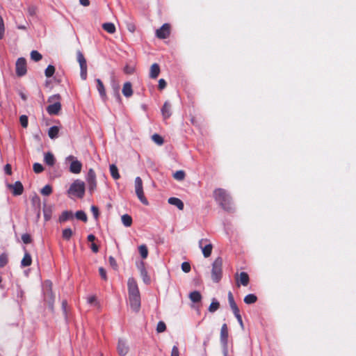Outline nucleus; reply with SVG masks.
Here are the masks:
<instances>
[{
	"label": "nucleus",
	"instance_id": "f257e3e1",
	"mask_svg": "<svg viewBox=\"0 0 356 356\" xmlns=\"http://www.w3.org/2000/svg\"><path fill=\"white\" fill-rule=\"evenodd\" d=\"M213 197L215 200L223 209L226 211H231L232 209V198L229 194L225 189H216L213 192Z\"/></svg>",
	"mask_w": 356,
	"mask_h": 356
},
{
	"label": "nucleus",
	"instance_id": "f03ea898",
	"mask_svg": "<svg viewBox=\"0 0 356 356\" xmlns=\"http://www.w3.org/2000/svg\"><path fill=\"white\" fill-rule=\"evenodd\" d=\"M69 195H74L77 197L82 198L85 194V183L80 180L76 179L70 186L67 191Z\"/></svg>",
	"mask_w": 356,
	"mask_h": 356
},
{
	"label": "nucleus",
	"instance_id": "7ed1b4c3",
	"mask_svg": "<svg viewBox=\"0 0 356 356\" xmlns=\"http://www.w3.org/2000/svg\"><path fill=\"white\" fill-rule=\"evenodd\" d=\"M222 259L218 257L215 259L212 265L211 277L214 282H218L222 277Z\"/></svg>",
	"mask_w": 356,
	"mask_h": 356
},
{
	"label": "nucleus",
	"instance_id": "20e7f679",
	"mask_svg": "<svg viewBox=\"0 0 356 356\" xmlns=\"http://www.w3.org/2000/svg\"><path fill=\"white\" fill-rule=\"evenodd\" d=\"M135 186V191L138 198L140 201L144 204L145 205H147L149 204L147 200L144 195L143 188V181L140 177H137L135 179L134 181Z\"/></svg>",
	"mask_w": 356,
	"mask_h": 356
},
{
	"label": "nucleus",
	"instance_id": "39448f33",
	"mask_svg": "<svg viewBox=\"0 0 356 356\" xmlns=\"http://www.w3.org/2000/svg\"><path fill=\"white\" fill-rule=\"evenodd\" d=\"M65 162H70V171L73 174H79L81 171L82 163L77 160V159L72 156L70 155L66 157Z\"/></svg>",
	"mask_w": 356,
	"mask_h": 356
},
{
	"label": "nucleus",
	"instance_id": "423d86ee",
	"mask_svg": "<svg viewBox=\"0 0 356 356\" xmlns=\"http://www.w3.org/2000/svg\"><path fill=\"white\" fill-rule=\"evenodd\" d=\"M51 282L49 280H46L43 284V293L44 300L47 301L49 305H52L54 301V296L51 291Z\"/></svg>",
	"mask_w": 356,
	"mask_h": 356
},
{
	"label": "nucleus",
	"instance_id": "0eeeda50",
	"mask_svg": "<svg viewBox=\"0 0 356 356\" xmlns=\"http://www.w3.org/2000/svg\"><path fill=\"white\" fill-rule=\"evenodd\" d=\"M198 243L204 257H209L212 252V244L211 243H208V240L207 238H202L199 241Z\"/></svg>",
	"mask_w": 356,
	"mask_h": 356
},
{
	"label": "nucleus",
	"instance_id": "6e6552de",
	"mask_svg": "<svg viewBox=\"0 0 356 356\" xmlns=\"http://www.w3.org/2000/svg\"><path fill=\"white\" fill-rule=\"evenodd\" d=\"M86 181L90 193H92L97 188V181L95 172L92 168H90L88 172Z\"/></svg>",
	"mask_w": 356,
	"mask_h": 356
},
{
	"label": "nucleus",
	"instance_id": "1a4fd4ad",
	"mask_svg": "<svg viewBox=\"0 0 356 356\" xmlns=\"http://www.w3.org/2000/svg\"><path fill=\"white\" fill-rule=\"evenodd\" d=\"M129 302L131 309L135 312H138L140 308V294L129 295Z\"/></svg>",
	"mask_w": 356,
	"mask_h": 356
},
{
	"label": "nucleus",
	"instance_id": "9d476101",
	"mask_svg": "<svg viewBox=\"0 0 356 356\" xmlns=\"http://www.w3.org/2000/svg\"><path fill=\"white\" fill-rule=\"evenodd\" d=\"M26 73V62L24 58H19L16 62V74L19 76H24Z\"/></svg>",
	"mask_w": 356,
	"mask_h": 356
},
{
	"label": "nucleus",
	"instance_id": "9b49d317",
	"mask_svg": "<svg viewBox=\"0 0 356 356\" xmlns=\"http://www.w3.org/2000/svg\"><path fill=\"white\" fill-rule=\"evenodd\" d=\"M170 35V25L164 24L160 29L156 31V35L160 39H165Z\"/></svg>",
	"mask_w": 356,
	"mask_h": 356
},
{
	"label": "nucleus",
	"instance_id": "f8f14e48",
	"mask_svg": "<svg viewBox=\"0 0 356 356\" xmlns=\"http://www.w3.org/2000/svg\"><path fill=\"white\" fill-rule=\"evenodd\" d=\"M127 286L129 295L140 294L137 282L134 278H129Z\"/></svg>",
	"mask_w": 356,
	"mask_h": 356
},
{
	"label": "nucleus",
	"instance_id": "ddd939ff",
	"mask_svg": "<svg viewBox=\"0 0 356 356\" xmlns=\"http://www.w3.org/2000/svg\"><path fill=\"white\" fill-rule=\"evenodd\" d=\"M118 353L120 356H124L129 351V346L127 341L124 339H120L118 343Z\"/></svg>",
	"mask_w": 356,
	"mask_h": 356
},
{
	"label": "nucleus",
	"instance_id": "4468645a",
	"mask_svg": "<svg viewBox=\"0 0 356 356\" xmlns=\"http://www.w3.org/2000/svg\"><path fill=\"white\" fill-rule=\"evenodd\" d=\"M220 343L222 346H227L228 343V328L227 324L224 323L220 330Z\"/></svg>",
	"mask_w": 356,
	"mask_h": 356
},
{
	"label": "nucleus",
	"instance_id": "2eb2a0df",
	"mask_svg": "<svg viewBox=\"0 0 356 356\" xmlns=\"http://www.w3.org/2000/svg\"><path fill=\"white\" fill-rule=\"evenodd\" d=\"M8 186L10 188L13 189V194L14 195H20L23 193V191H24L23 185L19 181H15L14 184H8Z\"/></svg>",
	"mask_w": 356,
	"mask_h": 356
},
{
	"label": "nucleus",
	"instance_id": "dca6fc26",
	"mask_svg": "<svg viewBox=\"0 0 356 356\" xmlns=\"http://www.w3.org/2000/svg\"><path fill=\"white\" fill-rule=\"evenodd\" d=\"M138 269L140 271V276L143 280V282L148 284L150 282V277L148 275L147 271L146 270L145 268V265L143 262H141L140 264L138 266Z\"/></svg>",
	"mask_w": 356,
	"mask_h": 356
},
{
	"label": "nucleus",
	"instance_id": "f3484780",
	"mask_svg": "<svg viewBox=\"0 0 356 356\" xmlns=\"http://www.w3.org/2000/svg\"><path fill=\"white\" fill-rule=\"evenodd\" d=\"M61 108L60 102H56L47 107V111L49 115H57Z\"/></svg>",
	"mask_w": 356,
	"mask_h": 356
},
{
	"label": "nucleus",
	"instance_id": "a211bd4d",
	"mask_svg": "<svg viewBox=\"0 0 356 356\" xmlns=\"http://www.w3.org/2000/svg\"><path fill=\"white\" fill-rule=\"evenodd\" d=\"M96 82H97V89L99 92L100 97H102L103 101H106L107 96H106V90H105V88H104V86L102 81L99 79H97Z\"/></svg>",
	"mask_w": 356,
	"mask_h": 356
},
{
	"label": "nucleus",
	"instance_id": "6ab92c4d",
	"mask_svg": "<svg viewBox=\"0 0 356 356\" xmlns=\"http://www.w3.org/2000/svg\"><path fill=\"white\" fill-rule=\"evenodd\" d=\"M249 276L247 273L241 272L239 275V278L237 280V285L239 286L240 284L243 286H247L249 283Z\"/></svg>",
	"mask_w": 356,
	"mask_h": 356
},
{
	"label": "nucleus",
	"instance_id": "aec40b11",
	"mask_svg": "<svg viewBox=\"0 0 356 356\" xmlns=\"http://www.w3.org/2000/svg\"><path fill=\"white\" fill-rule=\"evenodd\" d=\"M160 73V67L157 63H154L150 67L149 77L152 79H156L158 77Z\"/></svg>",
	"mask_w": 356,
	"mask_h": 356
},
{
	"label": "nucleus",
	"instance_id": "412c9836",
	"mask_svg": "<svg viewBox=\"0 0 356 356\" xmlns=\"http://www.w3.org/2000/svg\"><path fill=\"white\" fill-rule=\"evenodd\" d=\"M122 94L126 97H130L133 95V90L131 83L130 82H126L122 88Z\"/></svg>",
	"mask_w": 356,
	"mask_h": 356
},
{
	"label": "nucleus",
	"instance_id": "4be33fe9",
	"mask_svg": "<svg viewBox=\"0 0 356 356\" xmlns=\"http://www.w3.org/2000/svg\"><path fill=\"white\" fill-rule=\"evenodd\" d=\"M168 202L170 204L177 207L179 210L184 209V206L183 202L177 197H170Z\"/></svg>",
	"mask_w": 356,
	"mask_h": 356
},
{
	"label": "nucleus",
	"instance_id": "5701e85b",
	"mask_svg": "<svg viewBox=\"0 0 356 356\" xmlns=\"http://www.w3.org/2000/svg\"><path fill=\"white\" fill-rule=\"evenodd\" d=\"M227 296H228L229 304V306H230L233 313L235 314V313L238 312H239V309L237 307V305H236V302L234 301L233 295H232L231 291H229L228 293Z\"/></svg>",
	"mask_w": 356,
	"mask_h": 356
},
{
	"label": "nucleus",
	"instance_id": "b1692460",
	"mask_svg": "<svg viewBox=\"0 0 356 356\" xmlns=\"http://www.w3.org/2000/svg\"><path fill=\"white\" fill-rule=\"evenodd\" d=\"M44 161L49 166H53L55 163L56 159L51 152H47L44 154Z\"/></svg>",
	"mask_w": 356,
	"mask_h": 356
},
{
	"label": "nucleus",
	"instance_id": "393cba45",
	"mask_svg": "<svg viewBox=\"0 0 356 356\" xmlns=\"http://www.w3.org/2000/svg\"><path fill=\"white\" fill-rule=\"evenodd\" d=\"M171 105L168 102H165L161 109L162 115L165 119L170 118L171 115Z\"/></svg>",
	"mask_w": 356,
	"mask_h": 356
},
{
	"label": "nucleus",
	"instance_id": "a878e982",
	"mask_svg": "<svg viewBox=\"0 0 356 356\" xmlns=\"http://www.w3.org/2000/svg\"><path fill=\"white\" fill-rule=\"evenodd\" d=\"M59 132V128L57 126L51 127L48 131V136L51 139H55L58 138Z\"/></svg>",
	"mask_w": 356,
	"mask_h": 356
},
{
	"label": "nucleus",
	"instance_id": "bb28decb",
	"mask_svg": "<svg viewBox=\"0 0 356 356\" xmlns=\"http://www.w3.org/2000/svg\"><path fill=\"white\" fill-rule=\"evenodd\" d=\"M102 28L108 33H114L116 31L114 24L111 22H106L102 24Z\"/></svg>",
	"mask_w": 356,
	"mask_h": 356
},
{
	"label": "nucleus",
	"instance_id": "cd10ccee",
	"mask_svg": "<svg viewBox=\"0 0 356 356\" xmlns=\"http://www.w3.org/2000/svg\"><path fill=\"white\" fill-rule=\"evenodd\" d=\"M31 257L29 253L25 252L23 259L21 261V266L22 267L29 266L31 264Z\"/></svg>",
	"mask_w": 356,
	"mask_h": 356
},
{
	"label": "nucleus",
	"instance_id": "c85d7f7f",
	"mask_svg": "<svg viewBox=\"0 0 356 356\" xmlns=\"http://www.w3.org/2000/svg\"><path fill=\"white\" fill-rule=\"evenodd\" d=\"M73 218V213L72 211H63L59 217V221L60 222H65Z\"/></svg>",
	"mask_w": 356,
	"mask_h": 356
},
{
	"label": "nucleus",
	"instance_id": "c756f323",
	"mask_svg": "<svg viewBox=\"0 0 356 356\" xmlns=\"http://www.w3.org/2000/svg\"><path fill=\"white\" fill-rule=\"evenodd\" d=\"M109 170L111 175L114 179L117 180L120 177V175L118 172V169L115 164L110 165Z\"/></svg>",
	"mask_w": 356,
	"mask_h": 356
},
{
	"label": "nucleus",
	"instance_id": "7c9ffc66",
	"mask_svg": "<svg viewBox=\"0 0 356 356\" xmlns=\"http://www.w3.org/2000/svg\"><path fill=\"white\" fill-rule=\"evenodd\" d=\"M190 300L193 302H198L202 299V296L199 291H194L189 294Z\"/></svg>",
	"mask_w": 356,
	"mask_h": 356
},
{
	"label": "nucleus",
	"instance_id": "2f4dec72",
	"mask_svg": "<svg viewBox=\"0 0 356 356\" xmlns=\"http://www.w3.org/2000/svg\"><path fill=\"white\" fill-rule=\"evenodd\" d=\"M219 307H220L219 302L216 299L213 298L212 300L211 303L210 304V305L209 307L208 310L211 313H214L219 309Z\"/></svg>",
	"mask_w": 356,
	"mask_h": 356
},
{
	"label": "nucleus",
	"instance_id": "473e14b6",
	"mask_svg": "<svg viewBox=\"0 0 356 356\" xmlns=\"http://www.w3.org/2000/svg\"><path fill=\"white\" fill-rule=\"evenodd\" d=\"M121 220H122V224L127 227H130L132 224V218L128 214L122 215L121 217Z\"/></svg>",
	"mask_w": 356,
	"mask_h": 356
},
{
	"label": "nucleus",
	"instance_id": "72a5a7b5",
	"mask_svg": "<svg viewBox=\"0 0 356 356\" xmlns=\"http://www.w3.org/2000/svg\"><path fill=\"white\" fill-rule=\"evenodd\" d=\"M257 300V298L254 294H248L245 296L244 298V302L245 303L250 305L253 304Z\"/></svg>",
	"mask_w": 356,
	"mask_h": 356
},
{
	"label": "nucleus",
	"instance_id": "f704fd0d",
	"mask_svg": "<svg viewBox=\"0 0 356 356\" xmlns=\"http://www.w3.org/2000/svg\"><path fill=\"white\" fill-rule=\"evenodd\" d=\"M77 60L79 63L80 68L87 67L86 60L80 51L77 52Z\"/></svg>",
	"mask_w": 356,
	"mask_h": 356
},
{
	"label": "nucleus",
	"instance_id": "c9c22d12",
	"mask_svg": "<svg viewBox=\"0 0 356 356\" xmlns=\"http://www.w3.org/2000/svg\"><path fill=\"white\" fill-rule=\"evenodd\" d=\"M139 253L143 259H146L148 255V250L145 245H140L138 247Z\"/></svg>",
	"mask_w": 356,
	"mask_h": 356
},
{
	"label": "nucleus",
	"instance_id": "e433bc0d",
	"mask_svg": "<svg viewBox=\"0 0 356 356\" xmlns=\"http://www.w3.org/2000/svg\"><path fill=\"white\" fill-rule=\"evenodd\" d=\"M31 202H32L33 205L36 209H38V216H39L40 215V204H41V202H40V197L38 195H35L34 197H33V198L31 200Z\"/></svg>",
	"mask_w": 356,
	"mask_h": 356
},
{
	"label": "nucleus",
	"instance_id": "4c0bfd02",
	"mask_svg": "<svg viewBox=\"0 0 356 356\" xmlns=\"http://www.w3.org/2000/svg\"><path fill=\"white\" fill-rule=\"evenodd\" d=\"M55 72V67L52 65H49L44 71V74L47 77H51Z\"/></svg>",
	"mask_w": 356,
	"mask_h": 356
},
{
	"label": "nucleus",
	"instance_id": "58836bf2",
	"mask_svg": "<svg viewBox=\"0 0 356 356\" xmlns=\"http://www.w3.org/2000/svg\"><path fill=\"white\" fill-rule=\"evenodd\" d=\"M42 57V54L36 50H33L31 52V58L35 62L40 60Z\"/></svg>",
	"mask_w": 356,
	"mask_h": 356
},
{
	"label": "nucleus",
	"instance_id": "ea45409f",
	"mask_svg": "<svg viewBox=\"0 0 356 356\" xmlns=\"http://www.w3.org/2000/svg\"><path fill=\"white\" fill-rule=\"evenodd\" d=\"M152 140L158 145H163L164 142L163 138L157 134H154L152 136Z\"/></svg>",
	"mask_w": 356,
	"mask_h": 356
},
{
	"label": "nucleus",
	"instance_id": "a19ab883",
	"mask_svg": "<svg viewBox=\"0 0 356 356\" xmlns=\"http://www.w3.org/2000/svg\"><path fill=\"white\" fill-rule=\"evenodd\" d=\"M72 230L70 228H66L63 230L62 236L63 239L68 241L72 236Z\"/></svg>",
	"mask_w": 356,
	"mask_h": 356
},
{
	"label": "nucleus",
	"instance_id": "79ce46f5",
	"mask_svg": "<svg viewBox=\"0 0 356 356\" xmlns=\"http://www.w3.org/2000/svg\"><path fill=\"white\" fill-rule=\"evenodd\" d=\"M173 177L177 181H182L185 178V172L183 170H178L173 174Z\"/></svg>",
	"mask_w": 356,
	"mask_h": 356
},
{
	"label": "nucleus",
	"instance_id": "37998d69",
	"mask_svg": "<svg viewBox=\"0 0 356 356\" xmlns=\"http://www.w3.org/2000/svg\"><path fill=\"white\" fill-rule=\"evenodd\" d=\"M75 216L77 219L82 220L83 222L87 221V216L83 211H78L75 213Z\"/></svg>",
	"mask_w": 356,
	"mask_h": 356
},
{
	"label": "nucleus",
	"instance_id": "c03bdc74",
	"mask_svg": "<svg viewBox=\"0 0 356 356\" xmlns=\"http://www.w3.org/2000/svg\"><path fill=\"white\" fill-rule=\"evenodd\" d=\"M41 193L43 195H49L52 193V188L50 185H45L42 189H41Z\"/></svg>",
	"mask_w": 356,
	"mask_h": 356
},
{
	"label": "nucleus",
	"instance_id": "a18cd8bd",
	"mask_svg": "<svg viewBox=\"0 0 356 356\" xmlns=\"http://www.w3.org/2000/svg\"><path fill=\"white\" fill-rule=\"evenodd\" d=\"M8 263V255L3 253L0 255V268L4 267Z\"/></svg>",
	"mask_w": 356,
	"mask_h": 356
},
{
	"label": "nucleus",
	"instance_id": "49530a36",
	"mask_svg": "<svg viewBox=\"0 0 356 356\" xmlns=\"http://www.w3.org/2000/svg\"><path fill=\"white\" fill-rule=\"evenodd\" d=\"M166 330L165 323L163 321H159L156 325V332L158 333L163 332Z\"/></svg>",
	"mask_w": 356,
	"mask_h": 356
},
{
	"label": "nucleus",
	"instance_id": "de8ad7c7",
	"mask_svg": "<svg viewBox=\"0 0 356 356\" xmlns=\"http://www.w3.org/2000/svg\"><path fill=\"white\" fill-rule=\"evenodd\" d=\"M5 26L2 17L0 15V39L4 37Z\"/></svg>",
	"mask_w": 356,
	"mask_h": 356
},
{
	"label": "nucleus",
	"instance_id": "09e8293b",
	"mask_svg": "<svg viewBox=\"0 0 356 356\" xmlns=\"http://www.w3.org/2000/svg\"><path fill=\"white\" fill-rule=\"evenodd\" d=\"M19 121H20L21 125L24 128L27 127V126H28V118H27L26 115H21L20 118H19Z\"/></svg>",
	"mask_w": 356,
	"mask_h": 356
},
{
	"label": "nucleus",
	"instance_id": "8fccbe9b",
	"mask_svg": "<svg viewBox=\"0 0 356 356\" xmlns=\"http://www.w3.org/2000/svg\"><path fill=\"white\" fill-rule=\"evenodd\" d=\"M33 170L35 173H40V172H42L44 170L43 166L40 163H35L33 164Z\"/></svg>",
	"mask_w": 356,
	"mask_h": 356
},
{
	"label": "nucleus",
	"instance_id": "3c124183",
	"mask_svg": "<svg viewBox=\"0 0 356 356\" xmlns=\"http://www.w3.org/2000/svg\"><path fill=\"white\" fill-rule=\"evenodd\" d=\"M181 270L184 273H188L191 270V265L188 262H183L181 264Z\"/></svg>",
	"mask_w": 356,
	"mask_h": 356
},
{
	"label": "nucleus",
	"instance_id": "603ef678",
	"mask_svg": "<svg viewBox=\"0 0 356 356\" xmlns=\"http://www.w3.org/2000/svg\"><path fill=\"white\" fill-rule=\"evenodd\" d=\"M108 261H109V264L113 269L116 270L118 268L117 262L113 257L110 256L108 258Z\"/></svg>",
	"mask_w": 356,
	"mask_h": 356
},
{
	"label": "nucleus",
	"instance_id": "864d4df0",
	"mask_svg": "<svg viewBox=\"0 0 356 356\" xmlns=\"http://www.w3.org/2000/svg\"><path fill=\"white\" fill-rule=\"evenodd\" d=\"M22 240L25 244H29L31 242V238L29 234H24L22 236Z\"/></svg>",
	"mask_w": 356,
	"mask_h": 356
},
{
	"label": "nucleus",
	"instance_id": "5fc2aeb1",
	"mask_svg": "<svg viewBox=\"0 0 356 356\" xmlns=\"http://www.w3.org/2000/svg\"><path fill=\"white\" fill-rule=\"evenodd\" d=\"M28 13L30 16H35L36 14V7L34 6H29L28 8Z\"/></svg>",
	"mask_w": 356,
	"mask_h": 356
},
{
	"label": "nucleus",
	"instance_id": "6e6d98bb",
	"mask_svg": "<svg viewBox=\"0 0 356 356\" xmlns=\"http://www.w3.org/2000/svg\"><path fill=\"white\" fill-rule=\"evenodd\" d=\"M81 77L83 80H86L87 78V67H81Z\"/></svg>",
	"mask_w": 356,
	"mask_h": 356
},
{
	"label": "nucleus",
	"instance_id": "4d7b16f0",
	"mask_svg": "<svg viewBox=\"0 0 356 356\" xmlns=\"http://www.w3.org/2000/svg\"><path fill=\"white\" fill-rule=\"evenodd\" d=\"M235 317L236 318L238 323L240 324L241 327L243 329L244 326H243V320H242V318H241V316L240 314V312H237V313H235L234 314Z\"/></svg>",
	"mask_w": 356,
	"mask_h": 356
},
{
	"label": "nucleus",
	"instance_id": "13d9d810",
	"mask_svg": "<svg viewBox=\"0 0 356 356\" xmlns=\"http://www.w3.org/2000/svg\"><path fill=\"white\" fill-rule=\"evenodd\" d=\"M159 88L163 90L166 87V81L163 79H161L159 81Z\"/></svg>",
	"mask_w": 356,
	"mask_h": 356
},
{
	"label": "nucleus",
	"instance_id": "bf43d9fd",
	"mask_svg": "<svg viewBox=\"0 0 356 356\" xmlns=\"http://www.w3.org/2000/svg\"><path fill=\"white\" fill-rule=\"evenodd\" d=\"M91 211L92 212V214L94 216V217L97 219L99 216V209L97 207L95 206H92L91 207Z\"/></svg>",
	"mask_w": 356,
	"mask_h": 356
},
{
	"label": "nucleus",
	"instance_id": "052dcab7",
	"mask_svg": "<svg viewBox=\"0 0 356 356\" xmlns=\"http://www.w3.org/2000/svg\"><path fill=\"white\" fill-rule=\"evenodd\" d=\"M171 356H179V351L177 346H174L172 348Z\"/></svg>",
	"mask_w": 356,
	"mask_h": 356
},
{
	"label": "nucleus",
	"instance_id": "680f3d73",
	"mask_svg": "<svg viewBox=\"0 0 356 356\" xmlns=\"http://www.w3.org/2000/svg\"><path fill=\"white\" fill-rule=\"evenodd\" d=\"M99 275L102 277V278L104 279V280H106L107 277H106V272L105 269L104 268L101 267L99 268Z\"/></svg>",
	"mask_w": 356,
	"mask_h": 356
},
{
	"label": "nucleus",
	"instance_id": "e2e57ef3",
	"mask_svg": "<svg viewBox=\"0 0 356 356\" xmlns=\"http://www.w3.org/2000/svg\"><path fill=\"white\" fill-rule=\"evenodd\" d=\"M44 217L46 220H49L51 218V211L44 209Z\"/></svg>",
	"mask_w": 356,
	"mask_h": 356
},
{
	"label": "nucleus",
	"instance_id": "0e129e2a",
	"mask_svg": "<svg viewBox=\"0 0 356 356\" xmlns=\"http://www.w3.org/2000/svg\"><path fill=\"white\" fill-rule=\"evenodd\" d=\"M88 302L90 305H93L96 302V298L95 296H90L88 298Z\"/></svg>",
	"mask_w": 356,
	"mask_h": 356
},
{
	"label": "nucleus",
	"instance_id": "69168bd1",
	"mask_svg": "<svg viewBox=\"0 0 356 356\" xmlns=\"http://www.w3.org/2000/svg\"><path fill=\"white\" fill-rule=\"evenodd\" d=\"M5 172L8 175H10L11 174V166H10V164L6 165V166H5Z\"/></svg>",
	"mask_w": 356,
	"mask_h": 356
},
{
	"label": "nucleus",
	"instance_id": "338daca9",
	"mask_svg": "<svg viewBox=\"0 0 356 356\" xmlns=\"http://www.w3.org/2000/svg\"><path fill=\"white\" fill-rule=\"evenodd\" d=\"M91 249H92V252L95 253L97 252L99 250V248L95 243H92Z\"/></svg>",
	"mask_w": 356,
	"mask_h": 356
},
{
	"label": "nucleus",
	"instance_id": "774afa93",
	"mask_svg": "<svg viewBox=\"0 0 356 356\" xmlns=\"http://www.w3.org/2000/svg\"><path fill=\"white\" fill-rule=\"evenodd\" d=\"M79 2L83 6H88L90 4L89 0H79Z\"/></svg>",
	"mask_w": 356,
	"mask_h": 356
}]
</instances>
